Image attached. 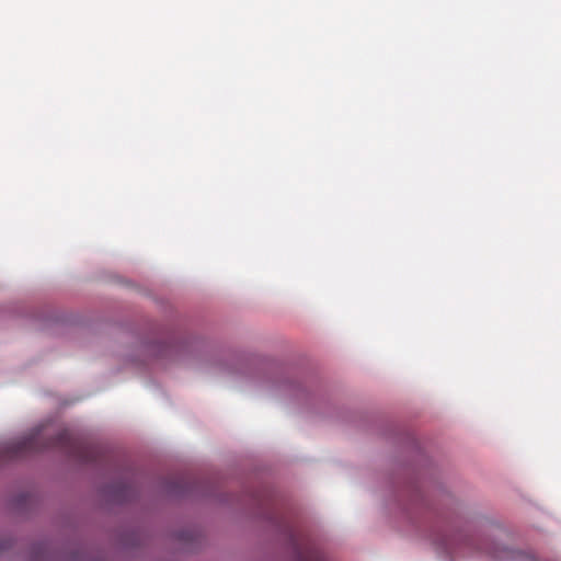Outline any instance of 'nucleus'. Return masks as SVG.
Listing matches in <instances>:
<instances>
[{
	"instance_id": "obj_1",
	"label": "nucleus",
	"mask_w": 561,
	"mask_h": 561,
	"mask_svg": "<svg viewBox=\"0 0 561 561\" xmlns=\"http://www.w3.org/2000/svg\"><path fill=\"white\" fill-rule=\"evenodd\" d=\"M56 448L81 462L96 461L99 448L80 435H75L67 428L51 435L47 426L41 425L20 439L9 443L4 448L8 459L22 457L30 453Z\"/></svg>"
},
{
	"instance_id": "obj_2",
	"label": "nucleus",
	"mask_w": 561,
	"mask_h": 561,
	"mask_svg": "<svg viewBox=\"0 0 561 561\" xmlns=\"http://www.w3.org/2000/svg\"><path fill=\"white\" fill-rule=\"evenodd\" d=\"M301 561H329L324 553L319 549L312 548Z\"/></svg>"
},
{
	"instance_id": "obj_3",
	"label": "nucleus",
	"mask_w": 561,
	"mask_h": 561,
	"mask_svg": "<svg viewBox=\"0 0 561 561\" xmlns=\"http://www.w3.org/2000/svg\"><path fill=\"white\" fill-rule=\"evenodd\" d=\"M528 561H536L534 557H528Z\"/></svg>"
}]
</instances>
